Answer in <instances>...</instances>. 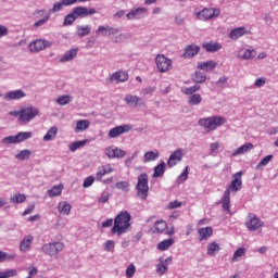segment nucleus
<instances>
[{"label":"nucleus","instance_id":"nucleus-1","mask_svg":"<svg viewBox=\"0 0 278 278\" xmlns=\"http://www.w3.org/2000/svg\"><path fill=\"white\" fill-rule=\"evenodd\" d=\"M242 172L233 174L232 180L230 181L228 188L224 191L222 198V207L227 214H231V192H238L242 189Z\"/></svg>","mask_w":278,"mask_h":278},{"label":"nucleus","instance_id":"nucleus-2","mask_svg":"<svg viewBox=\"0 0 278 278\" xmlns=\"http://www.w3.org/2000/svg\"><path fill=\"white\" fill-rule=\"evenodd\" d=\"M129 227H131V214L127 211H122L114 218L111 233L113 236H123V233L129 231Z\"/></svg>","mask_w":278,"mask_h":278},{"label":"nucleus","instance_id":"nucleus-3","mask_svg":"<svg viewBox=\"0 0 278 278\" xmlns=\"http://www.w3.org/2000/svg\"><path fill=\"white\" fill-rule=\"evenodd\" d=\"M97 14V10L87 7H75L73 11L64 18L63 25H73L76 18H86V16H92Z\"/></svg>","mask_w":278,"mask_h":278},{"label":"nucleus","instance_id":"nucleus-4","mask_svg":"<svg viewBox=\"0 0 278 278\" xmlns=\"http://www.w3.org/2000/svg\"><path fill=\"white\" fill-rule=\"evenodd\" d=\"M227 123V119L223 116H211V117H203L200 118L198 124L206 134H210V131H215V129H218V127H223Z\"/></svg>","mask_w":278,"mask_h":278},{"label":"nucleus","instance_id":"nucleus-5","mask_svg":"<svg viewBox=\"0 0 278 278\" xmlns=\"http://www.w3.org/2000/svg\"><path fill=\"white\" fill-rule=\"evenodd\" d=\"M136 190L137 197L141 201H147L149 198V175H147V173H142L138 176Z\"/></svg>","mask_w":278,"mask_h":278},{"label":"nucleus","instance_id":"nucleus-6","mask_svg":"<svg viewBox=\"0 0 278 278\" xmlns=\"http://www.w3.org/2000/svg\"><path fill=\"white\" fill-rule=\"evenodd\" d=\"M64 243L56 241V242H50V243H45L41 247L42 253L45 255H49L50 257H58L62 251H64Z\"/></svg>","mask_w":278,"mask_h":278},{"label":"nucleus","instance_id":"nucleus-7","mask_svg":"<svg viewBox=\"0 0 278 278\" xmlns=\"http://www.w3.org/2000/svg\"><path fill=\"white\" fill-rule=\"evenodd\" d=\"M155 64L159 73H168L173 68V60L166 58L164 54H157Z\"/></svg>","mask_w":278,"mask_h":278},{"label":"nucleus","instance_id":"nucleus-8","mask_svg":"<svg viewBox=\"0 0 278 278\" xmlns=\"http://www.w3.org/2000/svg\"><path fill=\"white\" fill-rule=\"evenodd\" d=\"M31 138V131H22L15 136H9L3 138V144H18L20 142H25Z\"/></svg>","mask_w":278,"mask_h":278},{"label":"nucleus","instance_id":"nucleus-9","mask_svg":"<svg viewBox=\"0 0 278 278\" xmlns=\"http://www.w3.org/2000/svg\"><path fill=\"white\" fill-rule=\"evenodd\" d=\"M53 47V42L46 39H36L30 42L28 49L31 53H39V51H45V49H49Z\"/></svg>","mask_w":278,"mask_h":278},{"label":"nucleus","instance_id":"nucleus-10","mask_svg":"<svg viewBox=\"0 0 278 278\" xmlns=\"http://www.w3.org/2000/svg\"><path fill=\"white\" fill-rule=\"evenodd\" d=\"M38 114H40V111H38V109H34L31 106L23 108L20 110V123H29V121L36 118Z\"/></svg>","mask_w":278,"mask_h":278},{"label":"nucleus","instance_id":"nucleus-11","mask_svg":"<svg viewBox=\"0 0 278 278\" xmlns=\"http://www.w3.org/2000/svg\"><path fill=\"white\" fill-rule=\"evenodd\" d=\"M216 16H220V9H203L197 13L198 21H211Z\"/></svg>","mask_w":278,"mask_h":278},{"label":"nucleus","instance_id":"nucleus-12","mask_svg":"<svg viewBox=\"0 0 278 278\" xmlns=\"http://www.w3.org/2000/svg\"><path fill=\"white\" fill-rule=\"evenodd\" d=\"M105 155L109 156L110 160H121L127 155V152H125L123 149L111 146L105 149L104 151Z\"/></svg>","mask_w":278,"mask_h":278},{"label":"nucleus","instance_id":"nucleus-13","mask_svg":"<svg viewBox=\"0 0 278 278\" xmlns=\"http://www.w3.org/2000/svg\"><path fill=\"white\" fill-rule=\"evenodd\" d=\"M184 160V149H177L174 151L167 161L168 168H173L174 166H177L178 162H181Z\"/></svg>","mask_w":278,"mask_h":278},{"label":"nucleus","instance_id":"nucleus-14","mask_svg":"<svg viewBox=\"0 0 278 278\" xmlns=\"http://www.w3.org/2000/svg\"><path fill=\"white\" fill-rule=\"evenodd\" d=\"M264 223H262L261 219H258L257 216L254 214L249 215V219L245 223V227L249 229V231H256V229H260V227H263Z\"/></svg>","mask_w":278,"mask_h":278},{"label":"nucleus","instance_id":"nucleus-15","mask_svg":"<svg viewBox=\"0 0 278 278\" xmlns=\"http://www.w3.org/2000/svg\"><path fill=\"white\" fill-rule=\"evenodd\" d=\"M128 131H131V125L116 126L109 130V138H118V136H123V134Z\"/></svg>","mask_w":278,"mask_h":278},{"label":"nucleus","instance_id":"nucleus-16","mask_svg":"<svg viewBox=\"0 0 278 278\" xmlns=\"http://www.w3.org/2000/svg\"><path fill=\"white\" fill-rule=\"evenodd\" d=\"M125 103L128 105V108H140L144 106V101H142V98L134 94H127L124 99Z\"/></svg>","mask_w":278,"mask_h":278},{"label":"nucleus","instance_id":"nucleus-17","mask_svg":"<svg viewBox=\"0 0 278 278\" xmlns=\"http://www.w3.org/2000/svg\"><path fill=\"white\" fill-rule=\"evenodd\" d=\"M25 91L21 89L13 90L5 93L4 101H18L20 99H25Z\"/></svg>","mask_w":278,"mask_h":278},{"label":"nucleus","instance_id":"nucleus-18","mask_svg":"<svg viewBox=\"0 0 278 278\" xmlns=\"http://www.w3.org/2000/svg\"><path fill=\"white\" fill-rule=\"evenodd\" d=\"M114 172V168H112L111 164H104L98 168V172L96 174V178L98 181H101L105 175H110Z\"/></svg>","mask_w":278,"mask_h":278},{"label":"nucleus","instance_id":"nucleus-19","mask_svg":"<svg viewBox=\"0 0 278 278\" xmlns=\"http://www.w3.org/2000/svg\"><path fill=\"white\" fill-rule=\"evenodd\" d=\"M110 79L111 81H115L116 84H124V81H127L129 79V74L124 71H117L111 75Z\"/></svg>","mask_w":278,"mask_h":278},{"label":"nucleus","instance_id":"nucleus-20","mask_svg":"<svg viewBox=\"0 0 278 278\" xmlns=\"http://www.w3.org/2000/svg\"><path fill=\"white\" fill-rule=\"evenodd\" d=\"M34 242V236L27 235L20 242V251L22 253H27L31 249V243Z\"/></svg>","mask_w":278,"mask_h":278},{"label":"nucleus","instance_id":"nucleus-21","mask_svg":"<svg viewBox=\"0 0 278 278\" xmlns=\"http://www.w3.org/2000/svg\"><path fill=\"white\" fill-rule=\"evenodd\" d=\"M218 66V63L216 61H204V62H199L197 65V68L199 71H205L206 73H210L214 71Z\"/></svg>","mask_w":278,"mask_h":278},{"label":"nucleus","instance_id":"nucleus-22","mask_svg":"<svg viewBox=\"0 0 278 278\" xmlns=\"http://www.w3.org/2000/svg\"><path fill=\"white\" fill-rule=\"evenodd\" d=\"M247 34H251L249 30H247L245 27H237L230 30L229 38L230 40H238V38H242V36H247Z\"/></svg>","mask_w":278,"mask_h":278},{"label":"nucleus","instance_id":"nucleus-23","mask_svg":"<svg viewBox=\"0 0 278 278\" xmlns=\"http://www.w3.org/2000/svg\"><path fill=\"white\" fill-rule=\"evenodd\" d=\"M99 31H101L102 36H116L121 29L110 26H99V28L96 30V34H99Z\"/></svg>","mask_w":278,"mask_h":278},{"label":"nucleus","instance_id":"nucleus-24","mask_svg":"<svg viewBox=\"0 0 278 278\" xmlns=\"http://www.w3.org/2000/svg\"><path fill=\"white\" fill-rule=\"evenodd\" d=\"M202 47L207 51L208 53H215V51H220L223 49V45L214 41L205 42L202 45Z\"/></svg>","mask_w":278,"mask_h":278},{"label":"nucleus","instance_id":"nucleus-25","mask_svg":"<svg viewBox=\"0 0 278 278\" xmlns=\"http://www.w3.org/2000/svg\"><path fill=\"white\" fill-rule=\"evenodd\" d=\"M198 233L200 236V242H202V240H208V238H212L214 230L212 229V227H204L200 228L198 230Z\"/></svg>","mask_w":278,"mask_h":278},{"label":"nucleus","instance_id":"nucleus-26","mask_svg":"<svg viewBox=\"0 0 278 278\" xmlns=\"http://www.w3.org/2000/svg\"><path fill=\"white\" fill-rule=\"evenodd\" d=\"M160 157V151L153 150V151H148L143 154V162L144 164H149V162H155Z\"/></svg>","mask_w":278,"mask_h":278},{"label":"nucleus","instance_id":"nucleus-27","mask_svg":"<svg viewBox=\"0 0 278 278\" xmlns=\"http://www.w3.org/2000/svg\"><path fill=\"white\" fill-rule=\"evenodd\" d=\"M201 51L197 45H190L185 49L184 58H194Z\"/></svg>","mask_w":278,"mask_h":278},{"label":"nucleus","instance_id":"nucleus-28","mask_svg":"<svg viewBox=\"0 0 278 278\" xmlns=\"http://www.w3.org/2000/svg\"><path fill=\"white\" fill-rule=\"evenodd\" d=\"M253 149V143L247 142L243 146L239 147L233 153L232 156L242 155V153H249Z\"/></svg>","mask_w":278,"mask_h":278},{"label":"nucleus","instance_id":"nucleus-29","mask_svg":"<svg viewBox=\"0 0 278 278\" xmlns=\"http://www.w3.org/2000/svg\"><path fill=\"white\" fill-rule=\"evenodd\" d=\"M77 48L70 49L60 59L61 62H71L74 58H77Z\"/></svg>","mask_w":278,"mask_h":278},{"label":"nucleus","instance_id":"nucleus-30","mask_svg":"<svg viewBox=\"0 0 278 278\" xmlns=\"http://www.w3.org/2000/svg\"><path fill=\"white\" fill-rule=\"evenodd\" d=\"M58 210H59V214H63V216H68V214H71V210H72L71 203L60 202Z\"/></svg>","mask_w":278,"mask_h":278},{"label":"nucleus","instance_id":"nucleus-31","mask_svg":"<svg viewBox=\"0 0 278 278\" xmlns=\"http://www.w3.org/2000/svg\"><path fill=\"white\" fill-rule=\"evenodd\" d=\"M173 244H175L174 239H166V240L159 242L157 249H159V251H168Z\"/></svg>","mask_w":278,"mask_h":278},{"label":"nucleus","instance_id":"nucleus-32","mask_svg":"<svg viewBox=\"0 0 278 278\" xmlns=\"http://www.w3.org/2000/svg\"><path fill=\"white\" fill-rule=\"evenodd\" d=\"M220 251V244L216 243V242H211L207 245L206 249V253L207 255H210L211 257H214L216 255V252Z\"/></svg>","mask_w":278,"mask_h":278},{"label":"nucleus","instance_id":"nucleus-33","mask_svg":"<svg viewBox=\"0 0 278 278\" xmlns=\"http://www.w3.org/2000/svg\"><path fill=\"white\" fill-rule=\"evenodd\" d=\"M191 79L192 81H194V84H205V81L207 80V76L202 72H194Z\"/></svg>","mask_w":278,"mask_h":278},{"label":"nucleus","instance_id":"nucleus-34","mask_svg":"<svg viewBox=\"0 0 278 278\" xmlns=\"http://www.w3.org/2000/svg\"><path fill=\"white\" fill-rule=\"evenodd\" d=\"M55 136H58V127L52 126L43 136V141L50 142V140H54Z\"/></svg>","mask_w":278,"mask_h":278},{"label":"nucleus","instance_id":"nucleus-35","mask_svg":"<svg viewBox=\"0 0 278 278\" xmlns=\"http://www.w3.org/2000/svg\"><path fill=\"white\" fill-rule=\"evenodd\" d=\"M90 127V122L88 119H80L76 123L75 131L78 134V131H86Z\"/></svg>","mask_w":278,"mask_h":278},{"label":"nucleus","instance_id":"nucleus-36","mask_svg":"<svg viewBox=\"0 0 278 278\" xmlns=\"http://www.w3.org/2000/svg\"><path fill=\"white\" fill-rule=\"evenodd\" d=\"M166 170V163L162 162L161 164L154 167L153 177L154 179L157 177H162Z\"/></svg>","mask_w":278,"mask_h":278},{"label":"nucleus","instance_id":"nucleus-37","mask_svg":"<svg viewBox=\"0 0 278 278\" xmlns=\"http://www.w3.org/2000/svg\"><path fill=\"white\" fill-rule=\"evenodd\" d=\"M62 190H64L63 185H56L52 189L48 190L49 197H60L62 194Z\"/></svg>","mask_w":278,"mask_h":278},{"label":"nucleus","instance_id":"nucleus-38","mask_svg":"<svg viewBox=\"0 0 278 278\" xmlns=\"http://www.w3.org/2000/svg\"><path fill=\"white\" fill-rule=\"evenodd\" d=\"M144 12H147V10L144 8H139L136 10L130 11L129 13H127V18L128 21H131L134 18H138V14H144Z\"/></svg>","mask_w":278,"mask_h":278},{"label":"nucleus","instance_id":"nucleus-39","mask_svg":"<svg viewBox=\"0 0 278 278\" xmlns=\"http://www.w3.org/2000/svg\"><path fill=\"white\" fill-rule=\"evenodd\" d=\"M203 101V98L199 93H193L189 97L188 103L189 105H200V103Z\"/></svg>","mask_w":278,"mask_h":278},{"label":"nucleus","instance_id":"nucleus-40","mask_svg":"<svg viewBox=\"0 0 278 278\" xmlns=\"http://www.w3.org/2000/svg\"><path fill=\"white\" fill-rule=\"evenodd\" d=\"M166 227H168V224H166L165 220H157L154 224V229L157 233H163L164 231H166Z\"/></svg>","mask_w":278,"mask_h":278},{"label":"nucleus","instance_id":"nucleus-41","mask_svg":"<svg viewBox=\"0 0 278 278\" xmlns=\"http://www.w3.org/2000/svg\"><path fill=\"white\" fill-rule=\"evenodd\" d=\"M87 142H88L87 140H81V141L72 142V143L70 144V151H72L73 153H75V151H76L77 149H81V147H86V143H87Z\"/></svg>","mask_w":278,"mask_h":278},{"label":"nucleus","instance_id":"nucleus-42","mask_svg":"<svg viewBox=\"0 0 278 278\" xmlns=\"http://www.w3.org/2000/svg\"><path fill=\"white\" fill-rule=\"evenodd\" d=\"M188 175H190V167L186 166L184 172L177 178L178 184H184V181H188Z\"/></svg>","mask_w":278,"mask_h":278},{"label":"nucleus","instance_id":"nucleus-43","mask_svg":"<svg viewBox=\"0 0 278 278\" xmlns=\"http://www.w3.org/2000/svg\"><path fill=\"white\" fill-rule=\"evenodd\" d=\"M199 90H201V86H199V85H193V86H191V87H186L184 90H182V92H184V94H187V96H189V94H195L194 92H199Z\"/></svg>","mask_w":278,"mask_h":278},{"label":"nucleus","instance_id":"nucleus-44","mask_svg":"<svg viewBox=\"0 0 278 278\" xmlns=\"http://www.w3.org/2000/svg\"><path fill=\"white\" fill-rule=\"evenodd\" d=\"M247 254V249L244 248H239L235 251L231 262H238V257H242Z\"/></svg>","mask_w":278,"mask_h":278},{"label":"nucleus","instance_id":"nucleus-45","mask_svg":"<svg viewBox=\"0 0 278 278\" xmlns=\"http://www.w3.org/2000/svg\"><path fill=\"white\" fill-rule=\"evenodd\" d=\"M31 157L30 150H22L20 153L16 154V160L25 161Z\"/></svg>","mask_w":278,"mask_h":278},{"label":"nucleus","instance_id":"nucleus-46","mask_svg":"<svg viewBox=\"0 0 278 278\" xmlns=\"http://www.w3.org/2000/svg\"><path fill=\"white\" fill-rule=\"evenodd\" d=\"M156 273L159 275H166L168 273V265L166 263H163L162 261L156 265Z\"/></svg>","mask_w":278,"mask_h":278},{"label":"nucleus","instance_id":"nucleus-47","mask_svg":"<svg viewBox=\"0 0 278 278\" xmlns=\"http://www.w3.org/2000/svg\"><path fill=\"white\" fill-rule=\"evenodd\" d=\"M27 201V195L23 193H17L13 198H11L12 203H25Z\"/></svg>","mask_w":278,"mask_h":278},{"label":"nucleus","instance_id":"nucleus-48","mask_svg":"<svg viewBox=\"0 0 278 278\" xmlns=\"http://www.w3.org/2000/svg\"><path fill=\"white\" fill-rule=\"evenodd\" d=\"M56 103L59 105H68V103H71V96H68V94L60 96L56 99Z\"/></svg>","mask_w":278,"mask_h":278},{"label":"nucleus","instance_id":"nucleus-49","mask_svg":"<svg viewBox=\"0 0 278 278\" xmlns=\"http://www.w3.org/2000/svg\"><path fill=\"white\" fill-rule=\"evenodd\" d=\"M16 275H17L16 269H9L5 271H0V278L16 277Z\"/></svg>","mask_w":278,"mask_h":278},{"label":"nucleus","instance_id":"nucleus-50","mask_svg":"<svg viewBox=\"0 0 278 278\" xmlns=\"http://www.w3.org/2000/svg\"><path fill=\"white\" fill-rule=\"evenodd\" d=\"M77 34L79 38H84V36H88V34H90V26L78 27Z\"/></svg>","mask_w":278,"mask_h":278},{"label":"nucleus","instance_id":"nucleus-51","mask_svg":"<svg viewBox=\"0 0 278 278\" xmlns=\"http://www.w3.org/2000/svg\"><path fill=\"white\" fill-rule=\"evenodd\" d=\"M136 275V265L131 263L127 268H126V277L131 278Z\"/></svg>","mask_w":278,"mask_h":278},{"label":"nucleus","instance_id":"nucleus-52","mask_svg":"<svg viewBox=\"0 0 278 278\" xmlns=\"http://www.w3.org/2000/svg\"><path fill=\"white\" fill-rule=\"evenodd\" d=\"M64 7V0H61L60 2L53 4L51 12L55 14V12H60Z\"/></svg>","mask_w":278,"mask_h":278},{"label":"nucleus","instance_id":"nucleus-53","mask_svg":"<svg viewBox=\"0 0 278 278\" xmlns=\"http://www.w3.org/2000/svg\"><path fill=\"white\" fill-rule=\"evenodd\" d=\"M253 58H255V52L254 50H249L247 49L242 55L243 60H253Z\"/></svg>","mask_w":278,"mask_h":278},{"label":"nucleus","instance_id":"nucleus-54","mask_svg":"<svg viewBox=\"0 0 278 278\" xmlns=\"http://www.w3.org/2000/svg\"><path fill=\"white\" fill-rule=\"evenodd\" d=\"M115 188H117V190H128L129 182L128 181H118L115 184Z\"/></svg>","mask_w":278,"mask_h":278},{"label":"nucleus","instance_id":"nucleus-55","mask_svg":"<svg viewBox=\"0 0 278 278\" xmlns=\"http://www.w3.org/2000/svg\"><path fill=\"white\" fill-rule=\"evenodd\" d=\"M273 160V154H269L267 156H264L260 163H258V166H266L270 163V161Z\"/></svg>","mask_w":278,"mask_h":278},{"label":"nucleus","instance_id":"nucleus-56","mask_svg":"<svg viewBox=\"0 0 278 278\" xmlns=\"http://www.w3.org/2000/svg\"><path fill=\"white\" fill-rule=\"evenodd\" d=\"M15 255L14 254H8L3 251H0V262H5V260H14Z\"/></svg>","mask_w":278,"mask_h":278},{"label":"nucleus","instance_id":"nucleus-57","mask_svg":"<svg viewBox=\"0 0 278 278\" xmlns=\"http://www.w3.org/2000/svg\"><path fill=\"white\" fill-rule=\"evenodd\" d=\"M92 184H94V177L93 176H88L87 178H85L83 186L85 188H90V186H92Z\"/></svg>","mask_w":278,"mask_h":278},{"label":"nucleus","instance_id":"nucleus-58","mask_svg":"<svg viewBox=\"0 0 278 278\" xmlns=\"http://www.w3.org/2000/svg\"><path fill=\"white\" fill-rule=\"evenodd\" d=\"M179 207H181V202L177 200L169 202L167 205V210H177Z\"/></svg>","mask_w":278,"mask_h":278},{"label":"nucleus","instance_id":"nucleus-59","mask_svg":"<svg viewBox=\"0 0 278 278\" xmlns=\"http://www.w3.org/2000/svg\"><path fill=\"white\" fill-rule=\"evenodd\" d=\"M33 210H36L35 203H30L28 207L23 212L22 216H28V214H31Z\"/></svg>","mask_w":278,"mask_h":278},{"label":"nucleus","instance_id":"nucleus-60","mask_svg":"<svg viewBox=\"0 0 278 278\" xmlns=\"http://www.w3.org/2000/svg\"><path fill=\"white\" fill-rule=\"evenodd\" d=\"M115 243L113 240H109L104 243L105 251H114Z\"/></svg>","mask_w":278,"mask_h":278},{"label":"nucleus","instance_id":"nucleus-61","mask_svg":"<svg viewBox=\"0 0 278 278\" xmlns=\"http://www.w3.org/2000/svg\"><path fill=\"white\" fill-rule=\"evenodd\" d=\"M47 21H49V15H46V16H43V18L35 22L34 27H41V25H45V23H47Z\"/></svg>","mask_w":278,"mask_h":278},{"label":"nucleus","instance_id":"nucleus-62","mask_svg":"<svg viewBox=\"0 0 278 278\" xmlns=\"http://www.w3.org/2000/svg\"><path fill=\"white\" fill-rule=\"evenodd\" d=\"M10 34V30L3 26V25H0V38H4V36H8Z\"/></svg>","mask_w":278,"mask_h":278},{"label":"nucleus","instance_id":"nucleus-63","mask_svg":"<svg viewBox=\"0 0 278 278\" xmlns=\"http://www.w3.org/2000/svg\"><path fill=\"white\" fill-rule=\"evenodd\" d=\"M109 201H110V193H104L99 198L98 203H108Z\"/></svg>","mask_w":278,"mask_h":278},{"label":"nucleus","instance_id":"nucleus-64","mask_svg":"<svg viewBox=\"0 0 278 278\" xmlns=\"http://www.w3.org/2000/svg\"><path fill=\"white\" fill-rule=\"evenodd\" d=\"M112 225H114V219H112V218H109V219H106L105 222L102 223V227L104 229H108V227H112Z\"/></svg>","mask_w":278,"mask_h":278}]
</instances>
